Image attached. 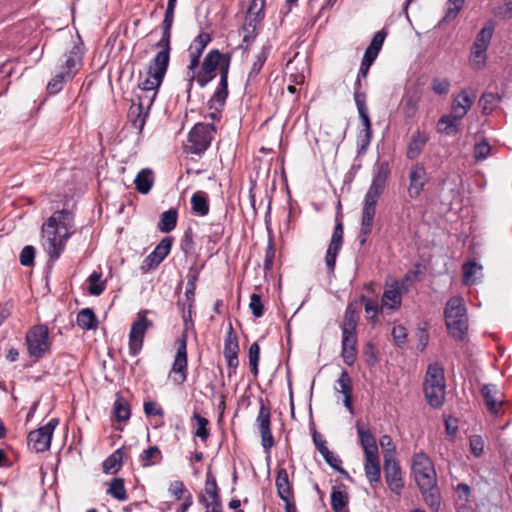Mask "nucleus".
Returning a JSON list of instances; mask_svg holds the SVG:
<instances>
[{
  "label": "nucleus",
  "mask_w": 512,
  "mask_h": 512,
  "mask_svg": "<svg viewBox=\"0 0 512 512\" xmlns=\"http://www.w3.org/2000/svg\"><path fill=\"white\" fill-rule=\"evenodd\" d=\"M445 376L444 369L438 363H432L428 366L423 390L424 395L430 406L438 408L443 405L445 399Z\"/></svg>",
  "instance_id": "39448f33"
},
{
  "label": "nucleus",
  "mask_w": 512,
  "mask_h": 512,
  "mask_svg": "<svg viewBox=\"0 0 512 512\" xmlns=\"http://www.w3.org/2000/svg\"><path fill=\"white\" fill-rule=\"evenodd\" d=\"M260 22L261 21L257 20V18H245V22L242 27L243 42L249 44L254 41L256 37V30Z\"/></svg>",
  "instance_id": "37998d69"
},
{
  "label": "nucleus",
  "mask_w": 512,
  "mask_h": 512,
  "mask_svg": "<svg viewBox=\"0 0 512 512\" xmlns=\"http://www.w3.org/2000/svg\"><path fill=\"white\" fill-rule=\"evenodd\" d=\"M490 153V146L487 142L483 141L474 147V157L477 161L485 160Z\"/></svg>",
  "instance_id": "69168bd1"
},
{
  "label": "nucleus",
  "mask_w": 512,
  "mask_h": 512,
  "mask_svg": "<svg viewBox=\"0 0 512 512\" xmlns=\"http://www.w3.org/2000/svg\"><path fill=\"white\" fill-rule=\"evenodd\" d=\"M343 243V225L341 221H337L336 226L334 228L326 256H325V263L327 266V269L330 273L334 272L335 265H336V258L338 256V253L342 247Z\"/></svg>",
  "instance_id": "f3484780"
},
{
  "label": "nucleus",
  "mask_w": 512,
  "mask_h": 512,
  "mask_svg": "<svg viewBox=\"0 0 512 512\" xmlns=\"http://www.w3.org/2000/svg\"><path fill=\"white\" fill-rule=\"evenodd\" d=\"M364 469L369 482L371 484L378 483L380 480L379 455L365 456Z\"/></svg>",
  "instance_id": "473e14b6"
},
{
  "label": "nucleus",
  "mask_w": 512,
  "mask_h": 512,
  "mask_svg": "<svg viewBox=\"0 0 512 512\" xmlns=\"http://www.w3.org/2000/svg\"><path fill=\"white\" fill-rule=\"evenodd\" d=\"M193 419L197 423V429L195 431V436L199 437L202 441H206L209 437V431L207 429V426L209 424L208 419L205 417H202L198 413L193 414Z\"/></svg>",
  "instance_id": "5fc2aeb1"
},
{
  "label": "nucleus",
  "mask_w": 512,
  "mask_h": 512,
  "mask_svg": "<svg viewBox=\"0 0 512 512\" xmlns=\"http://www.w3.org/2000/svg\"><path fill=\"white\" fill-rule=\"evenodd\" d=\"M270 50H271L270 44L267 43L262 46V49L256 56V60L254 61L253 65L251 67V70L248 74V81H252L253 79H255L256 76L258 75V73L261 71L265 61L267 60Z\"/></svg>",
  "instance_id": "4c0bfd02"
},
{
  "label": "nucleus",
  "mask_w": 512,
  "mask_h": 512,
  "mask_svg": "<svg viewBox=\"0 0 512 512\" xmlns=\"http://www.w3.org/2000/svg\"><path fill=\"white\" fill-rule=\"evenodd\" d=\"M102 274L100 272L94 271L89 277V287L88 292L91 295L99 296L105 290V283L101 281Z\"/></svg>",
  "instance_id": "3c124183"
},
{
  "label": "nucleus",
  "mask_w": 512,
  "mask_h": 512,
  "mask_svg": "<svg viewBox=\"0 0 512 512\" xmlns=\"http://www.w3.org/2000/svg\"><path fill=\"white\" fill-rule=\"evenodd\" d=\"M481 394L489 412L497 416L503 405V396L494 384H486L481 389Z\"/></svg>",
  "instance_id": "4be33fe9"
},
{
  "label": "nucleus",
  "mask_w": 512,
  "mask_h": 512,
  "mask_svg": "<svg viewBox=\"0 0 512 512\" xmlns=\"http://www.w3.org/2000/svg\"><path fill=\"white\" fill-rule=\"evenodd\" d=\"M172 247V240L169 237L163 238L160 243L156 246L154 251L147 257V260H150L151 263L158 265L160 264L166 256L169 254Z\"/></svg>",
  "instance_id": "72a5a7b5"
},
{
  "label": "nucleus",
  "mask_w": 512,
  "mask_h": 512,
  "mask_svg": "<svg viewBox=\"0 0 512 512\" xmlns=\"http://www.w3.org/2000/svg\"><path fill=\"white\" fill-rule=\"evenodd\" d=\"M192 210L199 216H205L209 212V204L205 193L196 192L191 197Z\"/></svg>",
  "instance_id": "58836bf2"
},
{
  "label": "nucleus",
  "mask_w": 512,
  "mask_h": 512,
  "mask_svg": "<svg viewBox=\"0 0 512 512\" xmlns=\"http://www.w3.org/2000/svg\"><path fill=\"white\" fill-rule=\"evenodd\" d=\"M390 168L387 162H377L373 168V177L371 185L364 197V203L361 214V227L358 234L360 245L367 242L373 229L374 218L376 214V205L378 199L385 190Z\"/></svg>",
  "instance_id": "f03ea898"
},
{
  "label": "nucleus",
  "mask_w": 512,
  "mask_h": 512,
  "mask_svg": "<svg viewBox=\"0 0 512 512\" xmlns=\"http://www.w3.org/2000/svg\"><path fill=\"white\" fill-rule=\"evenodd\" d=\"M495 25L493 21H489L477 34L476 39L472 45L474 49L486 50L489 47L490 41L494 33Z\"/></svg>",
  "instance_id": "7c9ffc66"
},
{
  "label": "nucleus",
  "mask_w": 512,
  "mask_h": 512,
  "mask_svg": "<svg viewBox=\"0 0 512 512\" xmlns=\"http://www.w3.org/2000/svg\"><path fill=\"white\" fill-rule=\"evenodd\" d=\"M361 80L362 78H358L354 84V100L357 106V110L359 113V117L362 121L363 136H361V150L366 149V147L370 144L372 138V130H371V122L368 115V108L366 105V95L362 92L361 89Z\"/></svg>",
  "instance_id": "1a4fd4ad"
},
{
  "label": "nucleus",
  "mask_w": 512,
  "mask_h": 512,
  "mask_svg": "<svg viewBox=\"0 0 512 512\" xmlns=\"http://www.w3.org/2000/svg\"><path fill=\"white\" fill-rule=\"evenodd\" d=\"M412 474L428 507L437 512L441 505V496L437 483V474L431 459L423 452L412 458Z\"/></svg>",
  "instance_id": "20e7f679"
},
{
  "label": "nucleus",
  "mask_w": 512,
  "mask_h": 512,
  "mask_svg": "<svg viewBox=\"0 0 512 512\" xmlns=\"http://www.w3.org/2000/svg\"><path fill=\"white\" fill-rule=\"evenodd\" d=\"M418 97L407 96L404 103V112L406 117H413L418 107Z\"/></svg>",
  "instance_id": "338daca9"
},
{
  "label": "nucleus",
  "mask_w": 512,
  "mask_h": 512,
  "mask_svg": "<svg viewBox=\"0 0 512 512\" xmlns=\"http://www.w3.org/2000/svg\"><path fill=\"white\" fill-rule=\"evenodd\" d=\"M470 449L474 456L479 457L484 450V441L478 436L474 435L470 437Z\"/></svg>",
  "instance_id": "774afa93"
},
{
  "label": "nucleus",
  "mask_w": 512,
  "mask_h": 512,
  "mask_svg": "<svg viewBox=\"0 0 512 512\" xmlns=\"http://www.w3.org/2000/svg\"><path fill=\"white\" fill-rule=\"evenodd\" d=\"M270 417V409L261 402L259 413L256 418V424L260 431L262 446L267 451L274 445V439L270 428Z\"/></svg>",
  "instance_id": "a211bd4d"
},
{
  "label": "nucleus",
  "mask_w": 512,
  "mask_h": 512,
  "mask_svg": "<svg viewBox=\"0 0 512 512\" xmlns=\"http://www.w3.org/2000/svg\"><path fill=\"white\" fill-rule=\"evenodd\" d=\"M264 4L265 0H252L246 18H257V20L262 21L264 17Z\"/></svg>",
  "instance_id": "6e6d98bb"
},
{
  "label": "nucleus",
  "mask_w": 512,
  "mask_h": 512,
  "mask_svg": "<svg viewBox=\"0 0 512 512\" xmlns=\"http://www.w3.org/2000/svg\"><path fill=\"white\" fill-rule=\"evenodd\" d=\"M77 324L82 329L93 330L97 328L98 320L93 310L85 308L79 311L77 315Z\"/></svg>",
  "instance_id": "f704fd0d"
},
{
  "label": "nucleus",
  "mask_w": 512,
  "mask_h": 512,
  "mask_svg": "<svg viewBox=\"0 0 512 512\" xmlns=\"http://www.w3.org/2000/svg\"><path fill=\"white\" fill-rule=\"evenodd\" d=\"M140 459L145 467L154 465L161 460V451L157 446H151L143 451Z\"/></svg>",
  "instance_id": "8fccbe9b"
},
{
  "label": "nucleus",
  "mask_w": 512,
  "mask_h": 512,
  "mask_svg": "<svg viewBox=\"0 0 512 512\" xmlns=\"http://www.w3.org/2000/svg\"><path fill=\"white\" fill-rule=\"evenodd\" d=\"M213 124L197 123L188 135L186 148L193 154H201L207 150L212 140Z\"/></svg>",
  "instance_id": "0eeeda50"
},
{
  "label": "nucleus",
  "mask_w": 512,
  "mask_h": 512,
  "mask_svg": "<svg viewBox=\"0 0 512 512\" xmlns=\"http://www.w3.org/2000/svg\"><path fill=\"white\" fill-rule=\"evenodd\" d=\"M473 101L474 98L469 95L466 89H463L453 99L451 111L455 113L457 117L463 118L470 110Z\"/></svg>",
  "instance_id": "bb28decb"
},
{
  "label": "nucleus",
  "mask_w": 512,
  "mask_h": 512,
  "mask_svg": "<svg viewBox=\"0 0 512 512\" xmlns=\"http://www.w3.org/2000/svg\"><path fill=\"white\" fill-rule=\"evenodd\" d=\"M177 351L172 365L171 373L174 374L172 377L174 383L180 385L183 384L187 379V335L183 333L182 336L177 339Z\"/></svg>",
  "instance_id": "9b49d317"
},
{
  "label": "nucleus",
  "mask_w": 512,
  "mask_h": 512,
  "mask_svg": "<svg viewBox=\"0 0 512 512\" xmlns=\"http://www.w3.org/2000/svg\"><path fill=\"white\" fill-rule=\"evenodd\" d=\"M148 111H141V114L138 116L136 113L131 115V108L129 109L128 118L132 123L133 127L138 131H141L145 125L146 118L148 116Z\"/></svg>",
  "instance_id": "0e129e2a"
},
{
  "label": "nucleus",
  "mask_w": 512,
  "mask_h": 512,
  "mask_svg": "<svg viewBox=\"0 0 512 512\" xmlns=\"http://www.w3.org/2000/svg\"><path fill=\"white\" fill-rule=\"evenodd\" d=\"M500 101L501 97L499 94L487 92L481 96L479 104L482 107L483 113L489 114Z\"/></svg>",
  "instance_id": "49530a36"
},
{
  "label": "nucleus",
  "mask_w": 512,
  "mask_h": 512,
  "mask_svg": "<svg viewBox=\"0 0 512 512\" xmlns=\"http://www.w3.org/2000/svg\"><path fill=\"white\" fill-rule=\"evenodd\" d=\"M482 270V266L476 262H468L463 265V282L472 285L476 282V274Z\"/></svg>",
  "instance_id": "de8ad7c7"
},
{
  "label": "nucleus",
  "mask_w": 512,
  "mask_h": 512,
  "mask_svg": "<svg viewBox=\"0 0 512 512\" xmlns=\"http://www.w3.org/2000/svg\"><path fill=\"white\" fill-rule=\"evenodd\" d=\"M450 81L447 78H433L431 81V89L439 95H446L450 90Z\"/></svg>",
  "instance_id": "13d9d810"
},
{
  "label": "nucleus",
  "mask_w": 512,
  "mask_h": 512,
  "mask_svg": "<svg viewBox=\"0 0 512 512\" xmlns=\"http://www.w3.org/2000/svg\"><path fill=\"white\" fill-rule=\"evenodd\" d=\"M228 72H229V58H227L221 66V75L219 84L209 100L208 104L210 109L221 110L225 104L228 96Z\"/></svg>",
  "instance_id": "dca6fc26"
},
{
  "label": "nucleus",
  "mask_w": 512,
  "mask_h": 512,
  "mask_svg": "<svg viewBox=\"0 0 512 512\" xmlns=\"http://www.w3.org/2000/svg\"><path fill=\"white\" fill-rule=\"evenodd\" d=\"M34 258H35V248L33 246L27 245L22 249V251L20 253L19 261H20L21 265L29 267V266L33 265Z\"/></svg>",
  "instance_id": "052dcab7"
},
{
  "label": "nucleus",
  "mask_w": 512,
  "mask_h": 512,
  "mask_svg": "<svg viewBox=\"0 0 512 512\" xmlns=\"http://www.w3.org/2000/svg\"><path fill=\"white\" fill-rule=\"evenodd\" d=\"M157 92L151 91H139L135 94L136 99L133 100L131 105V115L137 114L138 116L141 114V111L150 110L153 102L156 98Z\"/></svg>",
  "instance_id": "b1692460"
},
{
  "label": "nucleus",
  "mask_w": 512,
  "mask_h": 512,
  "mask_svg": "<svg viewBox=\"0 0 512 512\" xmlns=\"http://www.w3.org/2000/svg\"><path fill=\"white\" fill-rule=\"evenodd\" d=\"M73 215L68 210L54 212L42 226L43 246L50 259L56 260L64 251L74 232Z\"/></svg>",
  "instance_id": "7ed1b4c3"
},
{
  "label": "nucleus",
  "mask_w": 512,
  "mask_h": 512,
  "mask_svg": "<svg viewBox=\"0 0 512 512\" xmlns=\"http://www.w3.org/2000/svg\"><path fill=\"white\" fill-rule=\"evenodd\" d=\"M64 57L61 71L65 72L68 78H73L82 65L83 49L81 45L74 44Z\"/></svg>",
  "instance_id": "412c9836"
},
{
  "label": "nucleus",
  "mask_w": 512,
  "mask_h": 512,
  "mask_svg": "<svg viewBox=\"0 0 512 512\" xmlns=\"http://www.w3.org/2000/svg\"><path fill=\"white\" fill-rule=\"evenodd\" d=\"M122 466V452L116 450L103 462V471L106 474L116 473Z\"/></svg>",
  "instance_id": "79ce46f5"
},
{
  "label": "nucleus",
  "mask_w": 512,
  "mask_h": 512,
  "mask_svg": "<svg viewBox=\"0 0 512 512\" xmlns=\"http://www.w3.org/2000/svg\"><path fill=\"white\" fill-rule=\"evenodd\" d=\"M148 311L138 312L137 320L131 325L129 332V351L136 356L142 349L146 331L153 326V322L147 318Z\"/></svg>",
  "instance_id": "9d476101"
},
{
  "label": "nucleus",
  "mask_w": 512,
  "mask_h": 512,
  "mask_svg": "<svg viewBox=\"0 0 512 512\" xmlns=\"http://www.w3.org/2000/svg\"><path fill=\"white\" fill-rule=\"evenodd\" d=\"M357 314L352 305H348L344 314L342 330V348H356L357 344Z\"/></svg>",
  "instance_id": "4468645a"
},
{
  "label": "nucleus",
  "mask_w": 512,
  "mask_h": 512,
  "mask_svg": "<svg viewBox=\"0 0 512 512\" xmlns=\"http://www.w3.org/2000/svg\"><path fill=\"white\" fill-rule=\"evenodd\" d=\"M249 307L251 309V312L252 314L256 317V318H259L263 315L264 313V307H263V304L261 302V298L258 294L256 293H253L251 296H250V303H249Z\"/></svg>",
  "instance_id": "680f3d73"
},
{
  "label": "nucleus",
  "mask_w": 512,
  "mask_h": 512,
  "mask_svg": "<svg viewBox=\"0 0 512 512\" xmlns=\"http://www.w3.org/2000/svg\"><path fill=\"white\" fill-rule=\"evenodd\" d=\"M210 41L211 36L206 32H202L193 40L189 47L190 64L188 65L187 77L190 87L193 80H196L200 87L206 86L215 77L216 69L219 66L221 67L227 58L230 59V56L221 54L217 49L211 50L205 56L201 69L196 72L200 57Z\"/></svg>",
  "instance_id": "f257e3e1"
},
{
  "label": "nucleus",
  "mask_w": 512,
  "mask_h": 512,
  "mask_svg": "<svg viewBox=\"0 0 512 512\" xmlns=\"http://www.w3.org/2000/svg\"><path fill=\"white\" fill-rule=\"evenodd\" d=\"M204 491V495L201 496V503L206 509H212V512H218L219 509L222 508V504L216 480L210 474L207 475Z\"/></svg>",
  "instance_id": "6ab92c4d"
},
{
  "label": "nucleus",
  "mask_w": 512,
  "mask_h": 512,
  "mask_svg": "<svg viewBox=\"0 0 512 512\" xmlns=\"http://www.w3.org/2000/svg\"><path fill=\"white\" fill-rule=\"evenodd\" d=\"M427 182V173L423 165L415 164L409 171L408 195L417 198Z\"/></svg>",
  "instance_id": "aec40b11"
},
{
  "label": "nucleus",
  "mask_w": 512,
  "mask_h": 512,
  "mask_svg": "<svg viewBox=\"0 0 512 512\" xmlns=\"http://www.w3.org/2000/svg\"><path fill=\"white\" fill-rule=\"evenodd\" d=\"M113 415L117 421H127L130 418L129 403L121 396L117 397L114 402Z\"/></svg>",
  "instance_id": "ea45409f"
},
{
  "label": "nucleus",
  "mask_w": 512,
  "mask_h": 512,
  "mask_svg": "<svg viewBox=\"0 0 512 512\" xmlns=\"http://www.w3.org/2000/svg\"><path fill=\"white\" fill-rule=\"evenodd\" d=\"M406 291L405 281L388 280L382 296V307L389 310L399 309L402 303V295Z\"/></svg>",
  "instance_id": "ddd939ff"
},
{
  "label": "nucleus",
  "mask_w": 512,
  "mask_h": 512,
  "mask_svg": "<svg viewBox=\"0 0 512 512\" xmlns=\"http://www.w3.org/2000/svg\"><path fill=\"white\" fill-rule=\"evenodd\" d=\"M349 501V496L345 491L333 489L331 493V506L334 512L346 509Z\"/></svg>",
  "instance_id": "c03bdc74"
},
{
  "label": "nucleus",
  "mask_w": 512,
  "mask_h": 512,
  "mask_svg": "<svg viewBox=\"0 0 512 512\" xmlns=\"http://www.w3.org/2000/svg\"><path fill=\"white\" fill-rule=\"evenodd\" d=\"M380 446L383 450L384 461H386V455L390 458H395V446L393 445L392 438L389 435H383L380 439Z\"/></svg>",
  "instance_id": "e2e57ef3"
},
{
  "label": "nucleus",
  "mask_w": 512,
  "mask_h": 512,
  "mask_svg": "<svg viewBox=\"0 0 512 512\" xmlns=\"http://www.w3.org/2000/svg\"><path fill=\"white\" fill-rule=\"evenodd\" d=\"M357 434L365 456L379 455L376 439L368 429L357 424Z\"/></svg>",
  "instance_id": "a878e982"
},
{
  "label": "nucleus",
  "mask_w": 512,
  "mask_h": 512,
  "mask_svg": "<svg viewBox=\"0 0 512 512\" xmlns=\"http://www.w3.org/2000/svg\"><path fill=\"white\" fill-rule=\"evenodd\" d=\"M465 0H448L446 2L445 15L441 22H450L454 20L464 6Z\"/></svg>",
  "instance_id": "a18cd8bd"
},
{
  "label": "nucleus",
  "mask_w": 512,
  "mask_h": 512,
  "mask_svg": "<svg viewBox=\"0 0 512 512\" xmlns=\"http://www.w3.org/2000/svg\"><path fill=\"white\" fill-rule=\"evenodd\" d=\"M446 326L454 339L463 340L468 330V318L450 320Z\"/></svg>",
  "instance_id": "c9c22d12"
},
{
  "label": "nucleus",
  "mask_w": 512,
  "mask_h": 512,
  "mask_svg": "<svg viewBox=\"0 0 512 512\" xmlns=\"http://www.w3.org/2000/svg\"><path fill=\"white\" fill-rule=\"evenodd\" d=\"M275 484H276L278 496L282 500H287L288 498H291V495H292L291 485L289 482V477H288V473H287L286 469L280 468L277 471Z\"/></svg>",
  "instance_id": "2f4dec72"
},
{
  "label": "nucleus",
  "mask_w": 512,
  "mask_h": 512,
  "mask_svg": "<svg viewBox=\"0 0 512 512\" xmlns=\"http://www.w3.org/2000/svg\"><path fill=\"white\" fill-rule=\"evenodd\" d=\"M445 321L467 318L464 300L461 297H452L448 300L444 311Z\"/></svg>",
  "instance_id": "393cba45"
},
{
  "label": "nucleus",
  "mask_w": 512,
  "mask_h": 512,
  "mask_svg": "<svg viewBox=\"0 0 512 512\" xmlns=\"http://www.w3.org/2000/svg\"><path fill=\"white\" fill-rule=\"evenodd\" d=\"M428 139L429 137L424 132L417 130L415 133H413L408 145L407 157L409 159H415L418 157L426 145Z\"/></svg>",
  "instance_id": "c85d7f7f"
},
{
  "label": "nucleus",
  "mask_w": 512,
  "mask_h": 512,
  "mask_svg": "<svg viewBox=\"0 0 512 512\" xmlns=\"http://www.w3.org/2000/svg\"><path fill=\"white\" fill-rule=\"evenodd\" d=\"M239 352V344L236 335L233 334L232 327L230 326L229 332L225 338L224 357L235 356L238 355Z\"/></svg>",
  "instance_id": "09e8293b"
},
{
  "label": "nucleus",
  "mask_w": 512,
  "mask_h": 512,
  "mask_svg": "<svg viewBox=\"0 0 512 512\" xmlns=\"http://www.w3.org/2000/svg\"><path fill=\"white\" fill-rule=\"evenodd\" d=\"M177 217L178 214L175 209L163 212L158 222V229L163 233H169L176 227Z\"/></svg>",
  "instance_id": "e433bc0d"
},
{
  "label": "nucleus",
  "mask_w": 512,
  "mask_h": 512,
  "mask_svg": "<svg viewBox=\"0 0 512 512\" xmlns=\"http://www.w3.org/2000/svg\"><path fill=\"white\" fill-rule=\"evenodd\" d=\"M137 191L141 194H147L154 183L153 171L149 168H144L138 172L134 180Z\"/></svg>",
  "instance_id": "c756f323"
},
{
  "label": "nucleus",
  "mask_w": 512,
  "mask_h": 512,
  "mask_svg": "<svg viewBox=\"0 0 512 512\" xmlns=\"http://www.w3.org/2000/svg\"><path fill=\"white\" fill-rule=\"evenodd\" d=\"M321 455L325 459L326 463L330 465L333 469L344 473L345 471L340 467L341 460L337 457L332 451L328 449V447H322Z\"/></svg>",
  "instance_id": "bf43d9fd"
},
{
  "label": "nucleus",
  "mask_w": 512,
  "mask_h": 512,
  "mask_svg": "<svg viewBox=\"0 0 512 512\" xmlns=\"http://www.w3.org/2000/svg\"><path fill=\"white\" fill-rule=\"evenodd\" d=\"M28 353L35 358H41L50 349L49 331L45 325H36L26 335Z\"/></svg>",
  "instance_id": "6e6552de"
},
{
  "label": "nucleus",
  "mask_w": 512,
  "mask_h": 512,
  "mask_svg": "<svg viewBox=\"0 0 512 512\" xmlns=\"http://www.w3.org/2000/svg\"><path fill=\"white\" fill-rule=\"evenodd\" d=\"M107 493L118 501L127 500V493L122 478H114L109 484Z\"/></svg>",
  "instance_id": "a19ab883"
},
{
  "label": "nucleus",
  "mask_w": 512,
  "mask_h": 512,
  "mask_svg": "<svg viewBox=\"0 0 512 512\" xmlns=\"http://www.w3.org/2000/svg\"><path fill=\"white\" fill-rule=\"evenodd\" d=\"M59 421L56 418L51 419L46 425L28 434V443L37 452H44L49 449L51 439Z\"/></svg>",
  "instance_id": "f8f14e48"
},
{
  "label": "nucleus",
  "mask_w": 512,
  "mask_h": 512,
  "mask_svg": "<svg viewBox=\"0 0 512 512\" xmlns=\"http://www.w3.org/2000/svg\"><path fill=\"white\" fill-rule=\"evenodd\" d=\"M470 63L475 69H481L486 63V50L471 48Z\"/></svg>",
  "instance_id": "4d7b16f0"
},
{
  "label": "nucleus",
  "mask_w": 512,
  "mask_h": 512,
  "mask_svg": "<svg viewBox=\"0 0 512 512\" xmlns=\"http://www.w3.org/2000/svg\"><path fill=\"white\" fill-rule=\"evenodd\" d=\"M170 58L164 54H156L149 66L146 79L138 84L139 91L158 92L166 74Z\"/></svg>",
  "instance_id": "423d86ee"
},
{
  "label": "nucleus",
  "mask_w": 512,
  "mask_h": 512,
  "mask_svg": "<svg viewBox=\"0 0 512 512\" xmlns=\"http://www.w3.org/2000/svg\"><path fill=\"white\" fill-rule=\"evenodd\" d=\"M335 390L343 394V396L352 395V380L345 370L341 372L340 377L337 379Z\"/></svg>",
  "instance_id": "603ef678"
},
{
  "label": "nucleus",
  "mask_w": 512,
  "mask_h": 512,
  "mask_svg": "<svg viewBox=\"0 0 512 512\" xmlns=\"http://www.w3.org/2000/svg\"><path fill=\"white\" fill-rule=\"evenodd\" d=\"M384 475L389 489L399 495L404 486L401 468L398 461L388 455H386V461H384Z\"/></svg>",
  "instance_id": "2eb2a0df"
},
{
  "label": "nucleus",
  "mask_w": 512,
  "mask_h": 512,
  "mask_svg": "<svg viewBox=\"0 0 512 512\" xmlns=\"http://www.w3.org/2000/svg\"><path fill=\"white\" fill-rule=\"evenodd\" d=\"M461 119L452 111L450 114L443 115L437 123L438 132L448 136L455 135L459 130Z\"/></svg>",
  "instance_id": "cd10ccee"
},
{
  "label": "nucleus",
  "mask_w": 512,
  "mask_h": 512,
  "mask_svg": "<svg viewBox=\"0 0 512 512\" xmlns=\"http://www.w3.org/2000/svg\"><path fill=\"white\" fill-rule=\"evenodd\" d=\"M174 21V12L165 11L164 19L162 22V36L157 42L156 46L160 49L157 54H164L170 58L171 50V28Z\"/></svg>",
  "instance_id": "5701e85b"
},
{
  "label": "nucleus",
  "mask_w": 512,
  "mask_h": 512,
  "mask_svg": "<svg viewBox=\"0 0 512 512\" xmlns=\"http://www.w3.org/2000/svg\"><path fill=\"white\" fill-rule=\"evenodd\" d=\"M71 78H68L65 72L60 71L58 72L51 81L48 82L47 85V91L50 94H57L60 92L63 88V85L66 81L70 80Z\"/></svg>",
  "instance_id": "864d4df0"
}]
</instances>
